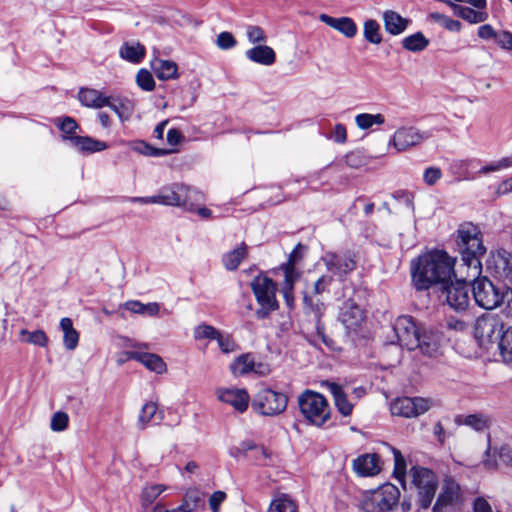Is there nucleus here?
<instances>
[{
  "label": "nucleus",
  "instance_id": "c756f323",
  "mask_svg": "<svg viewBox=\"0 0 512 512\" xmlns=\"http://www.w3.org/2000/svg\"><path fill=\"white\" fill-rule=\"evenodd\" d=\"M151 67L159 80L178 78V66L173 61L155 59L151 62Z\"/></svg>",
  "mask_w": 512,
  "mask_h": 512
},
{
  "label": "nucleus",
  "instance_id": "338daca9",
  "mask_svg": "<svg viewBox=\"0 0 512 512\" xmlns=\"http://www.w3.org/2000/svg\"><path fill=\"white\" fill-rule=\"evenodd\" d=\"M331 137L337 143H345L347 140V131L345 126L343 124H336Z\"/></svg>",
  "mask_w": 512,
  "mask_h": 512
},
{
  "label": "nucleus",
  "instance_id": "37998d69",
  "mask_svg": "<svg viewBox=\"0 0 512 512\" xmlns=\"http://www.w3.org/2000/svg\"><path fill=\"white\" fill-rule=\"evenodd\" d=\"M363 36L366 41L372 44H380L382 42V35L380 32V25L376 20L369 19L364 22Z\"/></svg>",
  "mask_w": 512,
  "mask_h": 512
},
{
  "label": "nucleus",
  "instance_id": "3c124183",
  "mask_svg": "<svg viewBox=\"0 0 512 512\" xmlns=\"http://www.w3.org/2000/svg\"><path fill=\"white\" fill-rule=\"evenodd\" d=\"M69 416L67 413L58 411L52 415L50 428L55 432L64 431L68 427Z\"/></svg>",
  "mask_w": 512,
  "mask_h": 512
},
{
  "label": "nucleus",
  "instance_id": "6ab92c4d",
  "mask_svg": "<svg viewBox=\"0 0 512 512\" xmlns=\"http://www.w3.org/2000/svg\"><path fill=\"white\" fill-rule=\"evenodd\" d=\"M216 396L219 401L229 404L238 412L246 411L250 402V396L244 388H218Z\"/></svg>",
  "mask_w": 512,
  "mask_h": 512
},
{
  "label": "nucleus",
  "instance_id": "20e7f679",
  "mask_svg": "<svg viewBox=\"0 0 512 512\" xmlns=\"http://www.w3.org/2000/svg\"><path fill=\"white\" fill-rule=\"evenodd\" d=\"M409 476L415 489L416 512L426 511L435 498L438 478L432 470L420 466H413Z\"/></svg>",
  "mask_w": 512,
  "mask_h": 512
},
{
  "label": "nucleus",
  "instance_id": "4c0bfd02",
  "mask_svg": "<svg viewBox=\"0 0 512 512\" xmlns=\"http://www.w3.org/2000/svg\"><path fill=\"white\" fill-rule=\"evenodd\" d=\"M385 123V117L381 113H360L355 116V124L360 130H368L373 126H381Z\"/></svg>",
  "mask_w": 512,
  "mask_h": 512
},
{
  "label": "nucleus",
  "instance_id": "5701e85b",
  "mask_svg": "<svg viewBox=\"0 0 512 512\" xmlns=\"http://www.w3.org/2000/svg\"><path fill=\"white\" fill-rule=\"evenodd\" d=\"M319 20L347 38L355 37L358 31L356 23L350 17L343 16L335 18L327 14H320Z\"/></svg>",
  "mask_w": 512,
  "mask_h": 512
},
{
  "label": "nucleus",
  "instance_id": "a878e982",
  "mask_svg": "<svg viewBox=\"0 0 512 512\" xmlns=\"http://www.w3.org/2000/svg\"><path fill=\"white\" fill-rule=\"evenodd\" d=\"M382 18L385 31L394 36L402 34L410 23L409 19L393 10L384 11Z\"/></svg>",
  "mask_w": 512,
  "mask_h": 512
},
{
  "label": "nucleus",
  "instance_id": "2f4dec72",
  "mask_svg": "<svg viewBox=\"0 0 512 512\" xmlns=\"http://www.w3.org/2000/svg\"><path fill=\"white\" fill-rule=\"evenodd\" d=\"M204 493L197 489H189L183 496L182 503L175 508L176 512H193L204 504Z\"/></svg>",
  "mask_w": 512,
  "mask_h": 512
},
{
  "label": "nucleus",
  "instance_id": "f3484780",
  "mask_svg": "<svg viewBox=\"0 0 512 512\" xmlns=\"http://www.w3.org/2000/svg\"><path fill=\"white\" fill-rule=\"evenodd\" d=\"M457 272L463 277V272L459 269ZM468 280L466 275L463 280H458L444 288L446 301L450 307L455 310H465L469 305V288L466 284Z\"/></svg>",
  "mask_w": 512,
  "mask_h": 512
},
{
  "label": "nucleus",
  "instance_id": "ddd939ff",
  "mask_svg": "<svg viewBox=\"0 0 512 512\" xmlns=\"http://www.w3.org/2000/svg\"><path fill=\"white\" fill-rule=\"evenodd\" d=\"M432 406L428 398L422 397H401L395 399L391 404L393 415L405 418H416L427 412Z\"/></svg>",
  "mask_w": 512,
  "mask_h": 512
},
{
  "label": "nucleus",
  "instance_id": "39448f33",
  "mask_svg": "<svg viewBox=\"0 0 512 512\" xmlns=\"http://www.w3.org/2000/svg\"><path fill=\"white\" fill-rule=\"evenodd\" d=\"M400 490L391 483H385L376 489L366 491L361 498L360 507L364 512H393L400 501Z\"/></svg>",
  "mask_w": 512,
  "mask_h": 512
},
{
  "label": "nucleus",
  "instance_id": "a211bd4d",
  "mask_svg": "<svg viewBox=\"0 0 512 512\" xmlns=\"http://www.w3.org/2000/svg\"><path fill=\"white\" fill-rule=\"evenodd\" d=\"M231 373L238 377L243 376L248 373H256L259 375H266L269 373V367L266 364L256 362L255 356L251 353H245L238 356L231 364H230Z\"/></svg>",
  "mask_w": 512,
  "mask_h": 512
},
{
  "label": "nucleus",
  "instance_id": "5fc2aeb1",
  "mask_svg": "<svg viewBox=\"0 0 512 512\" xmlns=\"http://www.w3.org/2000/svg\"><path fill=\"white\" fill-rule=\"evenodd\" d=\"M218 346L223 353H231L236 351L237 345L230 335H223L219 333V337L216 338Z\"/></svg>",
  "mask_w": 512,
  "mask_h": 512
},
{
  "label": "nucleus",
  "instance_id": "4468645a",
  "mask_svg": "<svg viewBox=\"0 0 512 512\" xmlns=\"http://www.w3.org/2000/svg\"><path fill=\"white\" fill-rule=\"evenodd\" d=\"M423 327L416 325L411 316H399L394 324V331L399 344L408 350H415V345L419 343L418 335H420Z\"/></svg>",
  "mask_w": 512,
  "mask_h": 512
},
{
  "label": "nucleus",
  "instance_id": "c03bdc74",
  "mask_svg": "<svg viewBox=\"0 0 512 512\" xmlns=\"http://www.w3.org/2000/svg\"><path fill=\"white\" fill-rule=\"evenodd\" d=\"M429 19L450 32H459L462 29L461 22L438 12L430 13Z\"/></svg>",
  "mask_w": 512,
  "mask_h": 512
},
{
  "label": "nucleus",
  "instance_id": "a19ab883",
  "mask_svg": "<svg viewBox=\"0 0 512 512\" xmlns=\"http://www.w3.org/2000/svg\"><path fill=\"white\" fill-rule=\"evenodd\" d=\"M158 406L155 402L149 401L145 403L140 409L138 419H137V427L140 430H144L151 423L153 418L157 415Z\"/></svg>",
  "mask_w": 512,
  "mask_h": 512
},
{
  "label": "nucleus",
  "instance_id": "72a5a7b5",
  "mask_svg": "<svg viewBox=\"0 0 512 512\" xmlns=\"http://www.w3.org/2000/svg\"><path fill=\"white\" fill-rule=\"evenodd\" d=\"M60 327L63 331V344L69 351L76 349L79 343V333L73 327L72 320L68 317H64L60 320Z\"/></svg>",
  "mask_w": 512,
  "mask_h": 512
},
{
  "label": "nucleus",
  "instance_id": "6e6552de",
  "mask_svg": "<svg viewBox=\"0 0 512 512\" xmlns=\"http://www.w3.org/2000/svg\"><path fill=\"white\" fill-rule=\"evenodd\" d=\"M250 287L261 307L257 311L259 318H265L270 312L279 308L276 298L277 284L271 278L258 275L252 279Z\"/></svg>",
  "mask_w": 512,
  "mask_h": 512
},
{
  "label": "nucleus",
  "instance_id": "9b49d317",
  "mask_svg": "<svg viewBox=\"0 0 512 512\" xmlns=\"http://www.w3.org/2000/svg\"><path fill=\"white\" fill-rule=\"evenodd\" d=\"M338 321L348 334H358L365 325L366 314L355 301L348 299L339 308Z\"/></svg>",
  "mask_w": 512,
  "mask_h": 512
},
{
  "label": "nucleus",
  "instance_id": "aec40b11",
  "mask_svg": "<svg viewBox=\"0 0 512 512\" xmlns=\"http://www.w3.org/2000/svg\"><path fill=\"white\" fill-rule=\"evenodd\" d=\"M487 267L500 278L512 279V255L506 250L492 252Z\"/></svg>",
  "mask_w": 512,
  "mask_h": 512
},
{
  "label": "nucleus",
  "instance_id": "e433bc0d",
  "mask_svg": "<svg viewBox=\"0 0 512 512\" xmlns=\"http://www.w3.org/2000/svg\"><path fill=\"white\" fill-rule=\"evenodd\" d=\"M124 308L132 313L149 316H156L160 310V306L156 302L144 304L137 300L127 301Z\"/></svg>",
  "mask_w": 512,
  "mask_h": 512
},
{
  "label": "nucleus",
  "instance_id": "69168bd1",
  "mask_svg": "<svg viewBox=\"0 0 512 512\" xmlns=\"http://www.w3.org/2000/svg\"><path fill=\"white\" fill-rule=\"evenodd\" d=\"M226 499V494L223 491H215L209 498V505L213 512H219L220 505Z\"/></svg>",
  "mask_w": 512,
  "mask_h": 512
},
{
  "label": "nucleus",
  "instance_id": "f8f14e48",
  "mask_svg": "<svg viewBox=\"0 0 512 512\" xmlns=\"http://www.w3.org/2000/svg\"><path fill=\"white\" fill-rule=\"evenodd\" d=\"M504 325L497 318L492 316L479 317L474 326V334L480 345L486 346L488 344L497 343L502 333L504 332Z\"/></svg>",
  "mask_w": 512,
  "mask_h": 512
},
{
  "label": "nucleus",
  "instance_id": "bf43d9fd",
  "mask_svg": "<svg viewBox=\"0 0 512 512\" xmlns=\"http://www.w3.org/2000/svg\"><path fill=\"white\" fill-rule=\"evenodd\" d=\"M441 177L442 171L438 167H429L423 174L424 182L429 186H433Z\"/></svg>",
  "mask_w": 512,
  "mask_h": 512
},
{
  "label": "nucleus",
  "instance_id": "f704fd0d",
  "mask_svg": "<svg viewBox=\"0 0 512 512\" xmlns=\"http://www.w3.org/2000/svg\"><path fill=\"white\" fill-rule=\"evenodd\" d=\"M145 52V47L139 42H126L121 46L119 55L128 62L139 63L144 58Z\"/></svg>",
  "mask_w": 512,
  "mask_h": 512
},
{
  "label": "nucleus",
  "instance_id": "dca6fc26",
  "mask_svg": "<svg viewBox=\"0 0 512 512\" xmlns=\"http://www.w3.org/2000/svg\"><path fill=\"white\" fill-rule=\"evenodd\" d=\"M426 138L428 135L417 128L403 126L394 132L389 146H393L397 152H403L421 144Z\"/></svg>",
  "mask_w": 512,
  "mask_h": 512
},
{
  "label": "nucleus",
  "instance_id": "f03ea898",
  "mask_svg": "<svg viewBox=\"0 0 512 512\" xmlns=\"http://www.w3.org/2000/svg\"><path fill=\"white\" fill-rule=\"evenodd\" d=\"M457 245L462 260L459 271L465 268L467 278L481 275V257L486 253V247L479 228L472 223L461 224L457 230Z\"/></svg>",
  "mask_w": 512,
  "mask_h": 512
},
{
  "label": "nucleus",
  "instance_id": "c9c22d12",
  "mask_svg": "<svg viewBox=\"0 0 512 512\" xmlns=\"http://www.w3.org/2000/svg\"><path fill=\"white\" fill-rule=\"evenodd\" d=\"M429 39L422 32H416L402 39V46L410 52H421L429 46Z\"/></svg>",
  "mask_w": 512,
  "mask_h": 512
},
{
  "label": "nucleus",
  "instance_id": "680f3d73",
  "mask_svg": "<svg viewBox=\"0 0 512 512\" xmlns=\"http://www.w3.org/2000/svg\"><path fill=\"white\" fill-rule=\"evenodd\" d=\"M496 43L506 50H512V33L509 31H501L497 33Z\"/></svg>",
  "mask_w": 512,
  "mask_h": 512
},
{
  "label": "nucleus",
  "instance_id": "4be33fe9",
  "mask_svg": "<svg viewBox=\"0 0 512 512\" xmlns=\"http://www.w3.org/2000/svg\"><path fill=\"white\" fill-rule=\"evenodd\" d=\"M128 359L136 360L145 366L148 370L156 374H165L167 372V365L164 360L157 354L140 352V351H127L125 353Z\"/></svg>",
  "mask_w": 512,
  "mask_h": 512
},
{
  "label": "nucleus",
  "instance_id": "393cba45",
  "mask_svg": "<svg viewBox=\"0 0 512 512\" xmlns=\"http://www.w3.org/2000/svg\"><path fill=\"white\" fill-rule=\"evenodd\" d=\"M70 145L84 153H95L107 149V144L88 136H67Z\"/></svg>",
  "mask_w": 512,
  "mask_h": 512
},
{
  "label": "nucleus",
  "instance_id": "49530a36",
  "mask_svg": "<svg viewBox=\"0 0 512 512\" xmlns=\"http://www.w3.org/2000/svg\"><path fill=\"white\" fill-rule=\"evenodd\" d=\"M499 350L504 361L512 363V326L502 333L499 341Z\"/></svg>",
  "mask_w": 512,
  "mask_h": 512
},
{
  "label": "nucleus",
  "instance_id": "b1692460",
  "mask_svg": "<svg viewBox=\"0 0 512 512\" xmlns=\"http://www.w3.org/2000/svg\"><path fill=\"white\" fill-rule=\"evenodd\" d=\"M353 470L362 477L374 476L380 472L379 457L376 454H363L353 461Z\"/></svg>",
  "mask_w": 512,
  "mask_h": 512
},
{
  "label": "nucleus",
  "instance_id": "a18cd8bd",
  "mask_svg": "<svg viewBox=\"0 0 512 512\" xmlns=\"http://www.w3.org/2000/svg\"><path fill=\"white\" fill-rule=\"evenodd\" d=\"M167 486L163 484H151L143 488L141 501L144 506L151 505L164 491Z\"/></svg>",
  "mask_w": 512,
  "mask_h": 512
},
{
  "label": "nucleus",
  "instance_id": "0eeeda50",
  "mask_svg": "<svg viewBox=\"0 0 512 512\" xmlns=\"http://www.w3.org/2000/svg\"><path fill=\"white\" fill-rule=\"evenodd\" d=\"M302 415L316 426L323 425L330 416V409L325 397L311 390H306L298 398Z\"/></svg>",
  "mask_w": 512,
  "mask_h": 512
},
{
  "label": "nucleus",
  "instance_id": "bb28decb",
  "mask_svg": "<svg viewBox=\"0 0 512 512\" xmlns=\"http://www.w3.org/2000/svg\"><path fill=\"white\" fill-rule=\"evenodd\" d=\"M324 385L332 394L334 404L340 414H342L344 417L351 415L354 404L347 399V395L343 391L342 387L334 382L328 381L324 382Z\"/></svg>",
  "mask_w": 512,
  "mask_h": 512
},
{
  "label": "nucleus",
  "instance_id": "ea45409f",
  "mask_svg": "<svg viewBox=\"0 0 512 512\" xmlns=\"http://www.w3.org/2000/svg\"><path fill=\"white\" fill-rule=\"evenodd\" d=\"M247 255V247L245 244L235 248L234 250L226 253L223 258V265L227 270H235L238 268L241 261Z\"/></svg>",
  "mask_w": 512,
  "mask_h": 512
},
{
  "label": "nucleus",
  "instance_id": "473e14b6",
  "mask_svg": "<svg viewBox=\"0 0 512 512\" xmlns=\"http://www.w3.org/2000/svg\"><path fill=\"white\" fill-rule=\"evenodd\" d=\"M280 269L284 274V279L281 283L280 290H294L295 284L301 277V272L296 269L295 259L292 254L290 255L288 262L282 264Z\"/></svg>",
  "mask_w": 512,
  "mask_h": 512
},
{
  "label": "nucleus",
  "instance_id": "79ce46f5",
  "mask_svg": "<svg viewBox=\"0 0 512 512\" xmlns=\"http://www.w3.org/2000/svg\"><path fill=\"white\" fill-rule=\"evenodd\" d=\"M21 341L27 342L29 344L46 347L48 345L49 339L46 333L43 330H35L28 331L26 329H22L20 331Z\"/></svg>",
  "mask_w": 512,
  "mask_h": 512
},
{
  "label": "nucleus",
  "instance_id": "774afa93",
  "mask_svg": "<svg viewBox=\"0 0 512 512\" xmlns=\"http://www.w3.org/2000/svg\"><path fill=\"white\" fill-rule=\"evenodd\" d=\"M497 33L498 32H496L491 25L485 24V25H482L479 27L477 35L481 39H485V40L494 39L495 40Z\"/></svg>",
  "mask_w": 512,
  "mask_h": 512
},
{
  "label": "nucleus",
  "instance_id": "6e6d98bb",
  "mask_svg": "<svg viewBox=\"0 0 512 512\" xmlns=\"http://www.w3.org/2000/svg\"><path fill=\"white\" fill-rule=\"evenodd\" d=\"M512 166V158H502L501 160L491 163L489 165L483 166L479 170V174L486 175L490 172H495L504 168H508Z\"/></svg>",
  "mask_w": 512,
  "mask_h": 512
},
{
  "label": "nucleus",
  "instance_id": "de8ad7c7",
  "mask_svg": "<svg viewBox=\"0 0 512 512\" xmlns=\"http://www.w3.org/2000/svg\"><path fill=\"white\" fill-rule=\"evenodd\" d=\"M392 452L394 456L393 475L395 476L396 479L402 482L406 475V460L399 450L392 448Z\"/></svg>",
  "mask_w": 512,
  "mask_h": 512
},
{
  "label": "nucleus",
  "instance_id": "2eb2a0df",
  "mask_svg": "<svg viewBox=\"0 0 512 512\" xmlns=\"http://www.w3.org/2000/svg\"><path fill=\"white\" fill-rule=\"evenodd\" d=\"M418 344L415 349L428 357H437L442 354L444 336L441 331L432 327H423L418 335Z\"/></svg>",
  "mask_w": 512,
  "mask_h": 512
},
{
  "label": "nucleus",
  "instance_id": "1a4fd4ad",
  "mask_svg": "<svg viewBox=\"0 0 512 512\" xmlns=\"http://www.w3.org/2000/svg\"><path fill=\"white\" fill-rule=\"evenodd\" d=\"M463 501L464 496L460 485L452 477L446 476L441 482L432 512H455Z\"/></svg>",
  "mask_w": 512,
  "mask_h": 512
},
{
  "label": "nucleus",
  "instance_id": "052dcab7",
  "mask_svg": "<svg viewBox=\"0 0 512 512\" xmlns=\"http://www.w3.org/2000/svg\"><path fill=\"white\" fill-rule=\"evenodd\" d=\"M133 149L147 155H164L167 154V150H160V149H153L149 145H147L145 142H137L133 145Z\"/></svg>",
  "mask_w": 512,
  "mask_h": 512
},
{
  "label": "nucleus",
  "instance_id": "7c9ffc66",
  "mask_svg": "<svg viewBox=\"0 0 512 512\" xmlns=\"http://www.w3.org/2000/svg\"><path fill=\"white\" fill-rule=\"evenodd\" d=\"M105 107L114 111L121 122L128 121L134 113V104L127 98L108 97V104Z\"/></svg>",
  "mask_w": 512,
  "mask_h": 512
},
{
  "label": "nucleus",
  "instance_id": "c85d7f7f",
  "mask_svg": "<svg viewBox=\"0 0 512 512\" xmlns=\"http://www.w3.org/2000/svg\"><path fill=\"white\" fill-rule=\"evenodd\" d=\"M246 57L255 63L270 66L276 61L274 50L266 45H257L245 52Z\"/></svg>",
  "mask_w": 512,
  "mask_h": 512
},
{
  "label": "nucleus",
  "instance_id": "f257e3e1",
  "mask_svg": "<svg viewBox=\"0 0 512 512\" xmlns=\"http://www.w3.org/2000/svg\"><path fill=\"white\" fill-rule=\"evenodd\" d=\"M455 258L443 250H434L420 255L411 262L412 283L417 290H427L432 285L444 283L454 270Z\"/></svg>",
  "mask_w": 512,
  "mask_h": 512
},
{
  "label": "nucleus",
  "instance_id": "0e129e2a",
  "mask_svg": "<svg viewBox=\"0 0 512 512\" xmlns=\"http://www.w3.org/2000/svg\"><path fill=\"white\" fill-rule=\"evenodd\" d=\"M467 426L472 427L477 431H481L486 427V420L478 415H469L465 418L464 422Z\"/></svg>",
  "mask_w": 512,
  "mask_h": 512
},
{
  "label": "nucleus",
  "instance_id": "e2e57ef3",
  "mask_svg": "<svg viewBox=\"0 0 512 512\" xmlns=\"http://www.w3.org/2000/svg\"><path fill=\"white\" fill-rule=\"evenodd\" d=\"M59 128L65 134L72 136V135H74V132L78 128V124L73 118L65 117L60 121Z\"/></svg>",
  "mask_w": 512,
  "mask_h": 512
},
{
  "label": "nucleus",
  "instance_id": "423d86ee",
  "mask_svg": "<svg viewBox=\"0 0 512 512\" xmlns=\"http://www.w3.org/2000/svg\"><path fill=\"white\" fill-rule=\"evenodd\" d=\"M156 204L184 207L189 211L195 209V203L203 200V194L195 188L179 183L163 187L155 195Z\"/></svg>",
  "mask_w": 512,
  "mask_h": 512
},
{
  "label": "nucleus",
  "instance_id": "13d9d810",
  "mask_svg": "<svg viewBox=\"0 0 512 512\" xmlns=\"http://www.w3.org/2000/svg\"><path fill=\"white\" fill-rule=\"evenodd\" d=\"M494 453L497 455L501 463L512 468V447L503 445L500 448L495 449Z\"/></svg>",
  "mask_w": 512,
  "mask_h": 512
},
{
  "label": "nucleus",
  "instance_id": "09e8293b",
  "mask_svg": "<svg viewBox=\"0 0 512 512\" xmlns=\"http://www.w3.org/2000/svg\"><path fill=\"white\" fill-rule=\"evenodd\" d=\"M219 331L211 325L200 324L194 329V338L196 340H216L219 337Z\"/></svg>",
  "mask_w": 512,
  "mask_h": 512
},
{
  "label": "nucleus",
  "instance_id": "412c9836",
  "mask_svg": "<svg viewBox=\"0 0 512 512\" xmlns=\"http://www.w3.org/2000/svg\"><path fill=\"white\" fill-rule=\"evenodd\" d=\"M323 261L328 269L334 275L342 277L355 269L356 262L350 255H340L335 253H327L323 257Z\"/></svg>",
  "mask_w": 512,
  "mask_h": 512
},
{
  "label": "nucleus",
  "instance_id": "cd10ccee",
  "mask_svg": "<svg viewBox=\"0 0 512 512\" xmlns=\"http://www.w3.org/2000/svg\"><path fill=\"white\" fill-rule=\"evenodd\" d=\"M78 99L83 106L88 108L99 109L105 107L108 104V96L104 95L102 92L91 89V88H82L78 93Z\"/></svg>",
  "mask_w": 512,
  "mask_h": 512
},
{
  "label": "nucleus",
  "instance_id": "4d7b16f0",
  "mask_svg": "<svg viewBox=\"0 0 512 512\" xmlns=\"http://www.w3.org/2000/svg\"><path fill=\"white\" fill-rule=\"evenodd\" d=\"M216 45L222 50H228L236 45V40L230 32H221L217 36Z\"/></svg>",
  "mask_w": 512,
  "mask_h": 512
},
{
  "label": "nucleus",
  "instance_id": "58836bf2",
  "mask_svg": "<svg viewBox=\"0 0 512 512\" xmlns=\"http://www.w3.org/2000/svg\"><path fill=\"white\" fill-rule=\"evenodd\" d=\"M268 512H298V507L290 496L279 494L272 500Z\"/></svg>",
  "mask_w": 512,
  "mask_h": 512
},
{
  "label": "nucleus",
  "instance_id": "8fccbe9b",
  "mask_svg": "<svg viewBox=\"0 0 512 512\" xmlns=\"http://www.w3.org/2000/svg\"><path fill=\"white\" fill-rule=\"evenodd\" d=\"M137 85L144 91H153L155 81L152 74L147 69H140L136 75Z\"/></svg>",
  "mask_w": 512,
  "mask_h": 512
},
{
  "label": "nucleus",
  "instance_id": "864d4df0",
  "mask_svg": "<svg viewBox=\"0 0 512 512\" xmlns=\"http://www.w3.org/2000/svg\"><path fill=\"white\" fill-rule=\"evenodd\" d=\"M246 36L250 43L256 44V43H264L267 40V36L264 32V30L255 25H249L246 28Z\"/></svg>",
  "mask_w": 512,
  "mask_h": 512
},
{
  "label": "nucleus",
  "instance_id": "7ed1b4c3",
  "mask_svg": "<svg viewBox=\"0 0 512 512\" xmlns=\"http://www.w3.org/2000/svg\"><path fill=\"white\" fill-rule=\"evenodd\" d=\"M472 281V293L476 304L486 310H493L504 304L502 313L512 319V289L498 287L487 277L467 278Z\"/></svg>",
  "mask_w": 512,
  "mask_h": 512
},
{
  "label": "nucleus",
  "instance_id": "603ef678",
  "mask_svg": "<svg viewBox=\"0 0 512 512\" xmlns=\"http://www.w3.org/2000/svg\"><path fill=\"white\" fill-rule=\"evenodd\" d=\"M463 19L471 24L482 23L488 19V13L486 11L465 7Z\"/></svg>",
  "mask_w": 512,
  "mask_h": 512
},
{
  "label": "nucleus",
  "instance_id": "9d476101",
  "mask_svg": "<svg viewBox=\"0 0 512 512\" xmlns=\"http://www.w3.org/2000/svg\"><path fill=\"white\" fill-rule=\"evenodd\" d=\"M288 397L286 394L272 389L260 390L253 399V408L264 416H276L287 408Z\"/></svg>",
  "mask_w": 512,
  "mask_h": 512
}]
</instances>
